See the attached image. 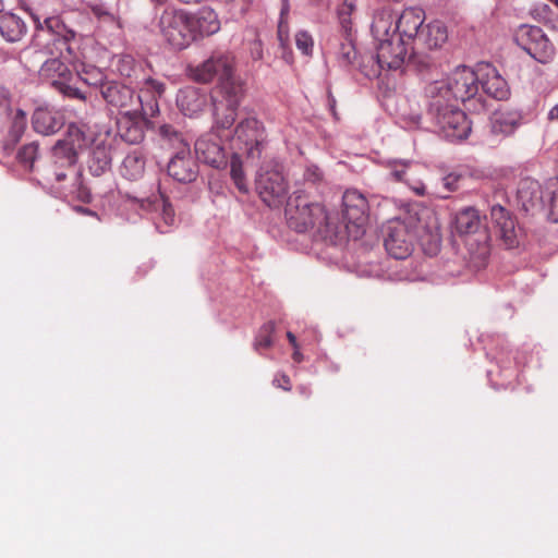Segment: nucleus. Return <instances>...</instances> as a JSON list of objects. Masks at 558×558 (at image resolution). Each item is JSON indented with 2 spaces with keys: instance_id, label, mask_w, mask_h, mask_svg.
<instances>
[{
  "instance_id": "obj_57",
  "label": "nucleus",
  "mask_w": 558,
  "mask_h": 558,
  "mask_svg": "<svg viewBox=\"0 0 558 558\" xmlns=\"http://www.w3.org/2000/svg\"><path fill=\"white\" fill-rule=\"evenodd\" d=\"M548 120L551 122H558V104L549 110Z\"/></svg>"
},
{
  "instance_id": "obj_58",
  "label": "nucleus",
  "mask_w": 558,
  "mask_h": 558,
  "mask_svg": "<svg viewBox=\"0 0 558 558\" xmlns=\"http://www.w3.org/2000/svg\"><path fill=\"white\" fill-rule=\"evenodd\" d=\"M287 338L290 342V344L296 349L299 345H298V342H296V337L294 336V333H292L291 331H288L287 332Z\"/></svg>"
},
{
  "instance_id": "obj_56",
  "label": "nucleus",
  "mask_w": 558,
  "mask_h": 558,
  "mask_svg": "<svg viewBox=\"0 0 558 558\" xmlns=\"http://www.w3.org/2000/svg\"><path fill=\"white\" fill-rule=\"evenodd\" d=\"M296 390L304 399H310L312 396V390L307 385H300Z\"/></svg>"
},
{
  "instance_id": "obj_18",
  "label": "nucleus",
  "mask_w": 558,
  "mask_h": 558,
  "mask_svg": "<svg viewBox=\"0 0 558 558\" xmlns=\"http://www.w3.org/2000/svg\"><path fill=\"white\" fill-rule=\"evenodd\" d=\"M545 185L532 178L520 180L517 191V198L525 211L541 210L545 208Z\"/></svg>"
},
{
  "instance_id": "obj_63",
  "label": "nucleus",
  "mask_w": 558,
  "mask_h": 558,
  "mask_svg": "<svg viewBox=\"0 0 558 558\" xmlns=\"http://www.w3.org/2000/svg\"><path fill=\"white\" fill-rule=\"evenodd\" d=\"M151 2L158 4V5H162L166 3L167 0H150Z\"/></svg>"
},
{
  "instance_id": "obj_2",
  "label": "nucleus",
  "mask_w": 558,
  "mask_h": 558,
  "mask_svg": "<svg viewBox=\"0 0 558 558\" xmlns=\"http://www.w3.org/2000/svg\"><path fill=\"white\" fill-rule=\"evenodd\" d=\"M418 240L424 251L435 255L440 247V223L436 214L428 208H421L403 219L388 221L385 227L384 245L387 253L396 259H405Z\"/></svg>"
},
{
  "instance_id": "obj_40",
  "label": "nucleus",
  "mask_w": 558,
  "mask_h": 558,
  "mask_svg": "<svg viewBox=\"0 0 558 558\" xmlns=\"http://www.w3.org/2000/svg\"><path fill=\"white\" fill-rule=\"evenodd\" d=\"M338 58L342 65H350L356 59V50L355 47L350 39H345V41L340 44Z\"/></svg>"
},
{
  "instance_id": "obj_45",
  "label": "nucleus",
  "mask_w": 558,
  "mask_h": 558,
  "mask_svg": "<svg viewBox=\"0 0 558 558\" xmlns=\"http://www.w3.org/2000/svg\"><path fill=\"white\" fill-rule=\"evenodd\" d=\"M353 12V5L343 3L338 10V17L341 24V27L345 33L351 29V14Z\"/></svg>"
},
{
  "instance_id": "obj_14",
  "label": "nucleus",
  "mask_w": 558,
  "mask_h": 558,
  "mask_svg": "<svg viewBox=\"0 0 558 558\" xmlns=\"http://www.w3.org/2000/svg\"><path fill=\"white\" fill-rule=\"evenodd\" d=\"M490 221L496 236L506 248H513L519 245V232L514 217L500 205L490 208Z\"/></svg>"
},
{
  "instance_id": "obj_8",
  "label": "nucleus",
  "mask_w": 558,
  "mask_h": 558,
  "mask_svg": "<svg viewBox=\"0 0 558 558\" xmlns=\"http://www.w3.org/2000/svg\"><path fill=\"white\" fill-rule=\"evenodd\" d=\"M160 32L166 40L175 49H184L194 41L191 13L168 8L159 19Z\"/></svg>"
},
{
  "instance_id": "obj_43",
  "label": "nucleus",
  "mask_w": 558,
  "mask_h": 558,
  "mask_svg": "<svg viewBox=\"0 0 558 558\" xmlns=\"http://www.w3.org/2000/svg\"><path fill=\"white\" fill-rule=\"evenodd\" d=\"M295 45L303 54H312L314 41L312 36L307 32L300 31L296 33Z\"/></svg>"
},
{
  "instance_id": "obj_13",
  "label": "nucleus",
  "mask_w": 558,
  "mask_h": 558,
  "mask_svg": "<svg viewBox=\"0 0 558 558\" xmlns=\"http://www.w3.org/2000/svg\"><path fill=\"white\" fill-rule=\"evenodd\" d=\"M430 119L438 132L452 142L466 138L471 132V122L458 105H448L447 110Z\"/></svg>"
},
{
  "instance_id": "obj_42",
  "label": "nucleus",
  "mask_w": 558,
  "mask_h": 558,
  "mask_svg": "<svg viewBox=\"0 0 558 558\" xmlns=\"http://www.w3.org/2000/svg\"><path fill=\"white\" fill-rule=\"evenodd\" d=\"M36 29L44 31L47 29L52 34H59V29L63 27L60 20L58 17H47L44 22H40L39 17L36 15H32Z\"/></svg>"
},
{
  "instance_id": "obj_36",
  "label": "nucleus",
  "mask_w": 558,
  "mask_h": 558,
  "mask_svg": "<svg viewBox=\"0 0 558 558\" xmlns=\"http://www.w3.org/2000/svg\"><path fill=\"white\" fill-rule=\"evenodd\" d=\"M276 325L274 322L265 323L258 330V333L254 341L255 350L268 349L272 345V335L275 332Z\"/></svg>"
},
{
  "instance_id": "obj_7",
  "label": "nucleus",
  "mask_w": 558,
  "mask_h": 558,
  "mask_svg": "<svg viewBox=\"0 0 558 558\" xmlns=\"http://www.w3.org/2000/svg\"><path fill=\"white\" fill-rule=\"evenodd\" d=\"M265 140L264 124L255 116H248L236 124L231 143L236 153L245 155L247 159L257 160L262 156Z\"/></svg>"
},
{
  "instance_id": "obj_62",
  "label": "nucleus",
  "mask_w": 558,
  "mask_h": 558,
  "mask_svg": "<svg viewBox=\"0 0 558 558\" xmlns=\"http://www.w3.org/2000/svg\"><path fill=\"white\" fill-rule=\"evenodd\" d=\"M179 1L182 3H185V4H191V3H199L203 0H179Z\"/></svg>"
},
{
  "instance_id": "obj_32",
  "label": "nucleus",
  "mask_w": 558,
  "mask_h": 558,
  "mask_svg": "<svg viewBox=\"0 0 558 558\" xmlns=\"http://www.w3.org/2000/svg\"><path fill=\"white\" fill-rule=\"evenodd\" d=\"M144 171L145 159L143 154L137 149L125 156L120 168L121 174L130 181H135L142 178Z\"/></svg>"
},
{
  "instance_id": "obj_3",
  "label": "nucleus",
  "mask_w": 558,
  "mask_h": 558,
  "mask_svg": "<svg viewBox=\"0 0 558 558\" xmlns=\"http://www.w3.org/2000/svg\"><path fill=\"white\" fill-rule=\"evenodd\" d=\"M99 89L107 105L117 109L121 116H156L159 111L158 98L165 93V84L146 78L137 96L132 87L118 81H101Z\"/></svg>"
},
{
  "instance_id": "obj_1",
  "label": "nucleus",
  "mask_w": 558,
  "mask_h": 558,
  "mask_svg": "<svg viewBox=\"0 0 558 558\" xmlns=\"http://www.w3.org/2000/svg\"><path fill=\"white\" fill-rule=\"evenodd\" d=\"M190 77L202 84L218 85L213 95L215 128L229 130L235 122L238 108L244 97V84L234 73V58L228 52H214L201 64L189 68Z\"/></svg>"
},
{
  "instance_id": "obj_37",
  "label": "nucleus",
  "mask_w": 558,
  "mask_h": 558,
  "mask_svg": "<svg viewBox=\"0 0 558 558\" xmlns=\"http://www.w3.org/2000/svg\"><path fill=\"white\" fill-rule=\"evenodd\" d=\"M37 156L38 145L34 142L22 146L17 151L19 162L29 170L34 169V162Z\"/></svg>"
},
{
  "instance_id": "obj_48",
  "label": "nucleus",
  "mask_w": 558,
  "mask_h": 558,
  "mask_svg": "<svg viewBox=\"0 0 558 558\" xmlns=\"http://www.w3.org/2000/svg\"><path fill=\"white\" fill-rule=\"evenodd\" d=\"M232 9L238 10L240 14H245L252 5L253 0H225Z\"/></svg>"
},
{
  "instance_id": "obj_21",
  "label": "nucleus",
  "mask_w": 558,
  "mask_h": 558,
  "mask_svg": "<svg viewBox=\"0 0 558 558\" xmlns=\"http://www.w3.org/2000/svg\"><path fill=\"white\" fill-rule=\"evenodd\" d=\"M425 95L428 100L427 113L429 117L447 110L448 105H458L459 102L445 80L429 83L425 87Z\"/></svg>"
},
{
  "instance_id": "obj_53",
  "label": "nucleus",
  "mask_w": 558,
  "mask_h": 558,
  "mask_svg": "<svg viewBox=\"0 0 558 558\" xmlns=\"http://www.w3.org/2000/svg\"><path fill=\"white\" fill-rule=\"evenodd\" d=\"M0 99L2 104H4L7 107H10L12 101V94L9 88L0 87Z\"/></svg>"
},
{
  "instance_id": "obj_29",
  "label": "nucleus",
  "mask_w": 558,
  "mask_h": 558,
  "mask_svg": "<svg viewBox=\"0 0 558 558\" xmlns=\"http://www.w3.org/2000/svg\"><path fill=\"white\" fill-rule=\"evenodd\" d=\"M148 205L157 213V217L155 218L156 228L161 233L167 232L168 228L172 227L175 222V213L168 198L163 195H159L154 199H149Z\"/></svg>"
},
{
  "instance_id": "obj_10",
  "label": "nucleus",
  "mask_w": 558,
  "mask_h": 558,
  "mask_svg": "<svg viewBox=\"0 0 558 558\" xmlns=\"http://www.w3.org/2000/svg\"><path fill=\"white\" fill-rule=\"evenodd\" d=\"M515 44L539 63H548L555 56V47L539 26L522 24L514 34Z\"/></svg>"
},
{
  "instance_id": "obj_46",
  "label": "nucleus",
  "mask_w": 558,
  "mask_h": 558,
  "mask_svg": "<svg viewBox=\"0 0 558 558\" xmlns=\"http://www.w3.org/2000/svg\"><path fill=\"white\" fill-rule=\"evenodd\" d=\"M58 37L56 38L54 43L56 45L60 48V50L62 51V49L64 48L66 50V52L72 56L73 52H72V49L71 47L69 46V41L74 39L75 37V32L72 31V29H65L64 33H61L59 31V34H57ZM61 57H63V53L61 52Z\"/></svg>"
},
{
  "instance_id": "obj_31",
  "label": "nucleus",
  "mask_w": 558,
  "mask_h": 558,
  "mask_svg": "<svg viewBox=\"0 0 558 558\" xmlns=\"http://www.w3.org/2000/svg\"><path fill=\"white\" fill-rule=\"evenodd\" d=\"M40 77L51 81V85L54 86L56 81H63L64 78H72V73L60 58H51L46 60L40 70Z\"/></svg>"
},
{
  "instance_id": "obj_27",
  "label": "nucleus",
  "mask_w": 558,
  "mask_h": 558,
  "mask_svg": "<svg viewBox=\"0 0 558 558\" xmlns=\"http://www.w3.org/2000/svg\"><path fill=\"white\" fill-rule=\"evenodd\" d=\"M111 161L112 147L109 136H107L105 140L95 143L90 154L89 169L94 174L100 175L110 168Z\"/></svg>"
},
{
  "instance_id": "obj_55",
  "label": "nucleus",
  "mask_w": 558,
  "mask_h": 558,
  "mask_svg": "<svg viewBox=\"0 0 558 558\" xmlns=\"http://www.w3.org/2000/svg\"><path fill=\"white\" fill-rule=\"evenodd\" d=\"M93 73L96 74V76H99V80H96L94 77H89V76H81L82 81L88 85H93V86H99L100 82L104 81L101 78V73L98 72V71H93Z\"/></svg>"
},
{
  "instance_id": "obj_54",
  "label": "nucleus",
  "mask_w": 558,
  "mask_h": 558,
  "mask_svg": "<svg viewBox=\"0 0 558 558\" xmlns=\"http://www.w3.org/2000/svg\"><path fill=\"white\" fill-rule=\"evenodd\" d=\"M457 181H458V177H456L453 174H449L444 178V185H445V187H447L448 191H454Z\"/></svg>"
},
{
  "instance_id": "obj_4",
  "label": "nucleus",
  "mask_w": 558,
  "mask_h": 558,
  "mask_svg": "<svg viewBox=\"0 0 558 558\" xmlns=\"http://www.w3.org/2000/svg\"><path fill=\"white\" fill-rule=\"evenodd\" d=\"M395 14L388 9L376 12L372 23V34L377 41L376 60L381 70H399L411 51V45L397 33H391Z\"/></svg>"
},
{
  "instance_id": "obj_12",
  "label": "nucleus",
  "mask_w": 558,
  "mask_h": 558,
  "mask_svg": "<svg viewBox=\"0 0 558 558\" xmlns=\"http://www.w3.org/2000/svg\"><path fill=\"white\" fill-rule=\"evenodd\" d=\"M343 220L350 234L357 238L364 233L368 220V202L357 190H347L342 196Z\"/></svg>"
},
{
  "instance_id": "obj_60",
  "label": "nucleus",
  "mask_w": 558,
  "mask_h": 558,
  "mask_svg": "<svg viewBox=\"0 0 558 558\" xmlns=\"http://www.w3.org/2000/svg\"><path fill=\"white\" fill-rule=\"evenodd\" d=\"M414 192L417 195H424L425 194V186L423 184H418L417 186H413Z\"/></svg>"
},
{
  "instance_id": "obj_20",
  "label": "nucleus",
  "mask_w": 558,
  "mask_h": 558,
  "mask_svg": "<svg viewBox=\"0 0 558 558\" xmlns=\"http://www.w3.org/2000/svg\"><path fill=\"white\" fill-rule=\"evenodd\" d=\"M447 37V29L440 22L424 25L411 46V52L420 54L427 50L437 49L446 43Z\"/></svg>"
},
{
  "instance_id": "obj_39",
  "label": "nucleus",
  "mask_w": 558,
  "mask_h": 558,
  "mask_svg": "<svg viewBox=\"0 0 558 558\" xmlns=\"http://www.w3.org/2000/svg\"><path fill=\"white\" fill-rule=\"evenodd\" d=\"M119 74L126 78L137 77V72L141 68L136 64L135 60L131 56H123L119 59L117 64Z\"/></svg>"
},
{
  "instance_id": "obj_41",
  "label": "nucleus",
  "mask_w": 558,
  "mask_h": 558,
  "mask_svg": "<svg viewBox=\"0 0 558 558\" xmlns=\"http://www.w3.org/2000/svg\"><path fill=\"white\" fill-rule=\"evenodd\" d=\"M69 168H61L60 163H56L51 156V165L46 169L45 178L48 182L61 183L66 179V170Z\"/></svg>"
},
{
  "instance_id": "obj_25",
  "label": "nucleus",
  "mask_w": 558,
  "mask_h": 558,
  "mask_svg": "<svg viewBox=\"0 0 558 558\" xmlns=\"http://www.w3.org/2000/svg\"><path fill=\"white\" fill-rule=\"evenodd\" d=\"M521 123V112L513 109H498L490 118L492 132L504 136L511 135Z\"/></svg>"
},
{
  "instance_id": "obj_26",
  "label": "nucleus",
  "mask_w": 558,
  "mask_h": 558,
  "mask_svg": "<svg viewBox=\"0 0 558 558\" xmlns=\"http://www.w3.org/2000/svg\"><path fill=\"white\" fill-rule=\"evenodd\" d=\"M154 116L141 114L133 117L123 114L118 120V130L123 141L129 144H138L144 140L143 121Z\"/></svg>"
},
{
  "instance_id": "obj_47",
  "label": "nucleus",
  "mask_w": 558,
  "mask_h": 558,
  "mask_svg": "<svg viewBox=\"0 0 558 558\" xmlns=\"http://www.w3.org/2000/svg\"><path fill=\"white\" fill-rule=\"evenodd\" d=\"M272 385L277 388H280L284 391H290L292 389V383L290 377L284 373L276 374L272 380Z\"/></svg>"
},
{
  "instance_id": "obj_61",
  "label": "nucleus",
  "mask_w": 558,
  "mask_h": 558,
  "mask_svg": "<svg viewBox=\"0 0 558 558\" xmlns=\"http://www.w3.org/2000/svg\"><path fill=\"white\" fill-rule=\"evenodd\" d=\"M77 210L82 214H86V215H92V216H96L95 213H93L90 209L88 208H84V207H77Z\"/></svg>"
},
{
  "instance_id": "obj_44",
  "label": "nucleus",
  "mask_w": 558,
  "mask_h": 558,
  "mask_svg": "<svg viewBox=\"0 0 558 558\" xmlns=\"http://www.w3.org/2000/svg\"><path fill=\"white\" fill-rule=\"evenodd\" d=\"M411 168V162L410 161H396L392 163L391 166V177L396 180V181H402V182H409V178H408V171L410 170Z\"/></svg>"
},
{
  "instance_id": "obj_15",
  "label": "nucleus",
  "mask_w": 558,
  "mask_h": 558,
  "mask_svg": "<svg viewBox=\"0 0 558 558\" xmlns=\"http://www.w3.org/2000/svg\"><path fill=\"white\" fill-rule=\"evenodd\" d=\"M478 69L458 66L450 76L445 80L458 101H466L478 93Z\"/></svg>"
},
{
  "instance_id": "obj_6",
  "label": "nucleus",
  "mask_w": 558,
  "mask_h": 558,
  "mask_svg": "<svg viewBox=\"0 0 558 558\" xmlns=\"http://www.w3.org/2000/svg\"><path fill=\"white\" fill-rule=\"evenodd\" d=\"M159 134L175 149L168 163V174L178 182H193L197 178L198 166L183 134L170 124H162L159 128Z\"/></svg>"
},
{
  "instance_id": "obj_30",
  "label": "nucleus",
  "mask_w": 558,
  "mask_h": 558,
  "mask_svg": "<svg viewBox=\"0 0 558 558\" xmlns=\"http://www.w3.org/2000/svg\"><path fill=\"white\" fill-rule=\"evenodd\" d=\"M0 34L9 43L20 41L26 34L24 21L13 13L0 16Z\"/></svg>"
},
{
  "instance_id": "obj_28",
  "label": "nucleus",
  "mask_w": 558,
  "mask_h": 558,
  "mask_svg": "<svg viewBox=\"0 0 558 558\" xmlns=\"http://www.w3.org/2000/svg\"><path fill=\"white\" fill-rule=\"evenodd\" d=\"M483 226L480 211L474 207L459 210L454 217V228L459 234L474 235Z\"/></svg>"
},
{
  "instance_id": "obj_22",
  "label": "nucleus",
  "mask_w": 558,
  "mask_h": 558,
  "mask_svg": "<svg viewBox=\"0 0 558 558\" xmlns=\"http://www.w3.org/2000/svg\"><path fill=\"white\" fill-rule=\"evenodd\" d=\"M177 105L184 116L193 117L204 110L207 96L197 87L186 86L179 90Z\"/></svg>"
},
{
  "instance_id": "obj_51",
  "label": "nucleus",
  "mask_w": 558,
  "mask_h": 558,
  "mask_svg": "<svg viewBox=\"0 0 558 558\" xmlns=\"http://www.w3.org/2000/svg\"><path fill=\"white\" fill-rule=\"evenodd\" d=\"M305 178L308 181L316 182V181L320 180L322 173H320L319 169L316 168V167L308 168L306 173H305Z\"/></svg>"
},
{
  "instance_id": "obj_23",
  "label": "nucleus",
  "mask_w": 558,
  "mask_h": 558,
  "mask_svg": "<svg viewBox=\"0 0 558 558\" xmlns=\"http://www.w3.org/2000/svg\"><path fill=\"white\" fill-rule=\"evenodd\" d=\"M191 23L194 28V40L218 33L221 26L218 14L207 7L202 8L195 14L191 13Z\"/></svg>"
},
{
  "instance_id": "obj_19",
  "label": "nucleus",
  "mask_w": 558,
  "mask_h": 558,
  "mask_svg": "<svg viewBox=\"0 0 558 558\" xmlns=\"http://www.w3.org/2000/svg\"><path fill=\"white\" fill-rule=\"evenodd\" d=\"M478 84L485 94L498 100L509 97V86L495 66L488 63L478 65Z\"/></svg>"
},
{
  "instance_id": "obj_52",
  "label": "nucleus",
  "mask_w": 558,
  "mask_h": 558,
  "mask_svg": "<svg viewBox=\"0 0 558 558\" xmlns=\"http://www.w3.org/2000/svg\"><path fill=\"white\" fill-rule=\"evenodd\" d=\"M90 11L94 14V16L97 17L98 21H100L108 10L101 4H93L90 5Z\"/></svg>"
},
{
  "instance_id": "obj_59",
  "label": "nucleus",
  "mask_w": 558,
  "mask_h": 558,
  "mask_svg": "<svg viewBox=\"0 0 558 558\" xmlns=\"http://www.w3.org/2000/svg\"><path fill=\"white\" fill-rule=\"evenodd\" d=\"M292 359L294 362L300 363L303 360L302 353L299 351V347L294 349V352L292 354Z\"/></svg>"
},
{
  "instance_id": "obj_33",
  "label": "nucleus",
  "mask_w": 558,
  "mask_h": 558,
  "mask_svg": "<svg viewBox=\"0 0 558 558\" xmlns=\"http://www.w3.org/2000/svg\"><path fill=\"white\" fill-rule=\"evenodd\" d=\"M545 208L548 211V218L558 223V180H548L545 183Z\"/></svg>"
},
{
  "instance_id": "obj_17",
  "label": "nucleus",
  "mask_w": 558,
  "mask_h": 558,
  "mask_svg": "<svg viewBox=\"0 0 558 558\" xmlns=\"http://www.w3.org/2000/svg\"><path fill=\"white\" fill-rule=\"evenodd\" d=\"M195 154L201 161L214 168L227 163L225 149L215 133L204 134L195 142Z\"/></svg>"
},
{
  "instance_id": "obj_24",
  "label": "nucleus",
  "mask_w": 558,
  "mask_h": 558,
  "mask_svg": "<svg viewBox=\"0 0 558 558\" xmlns=\"http://www.w3.org/2000/svg\"><path fill=\"white\" fill-rule=\"evenodd\" d=\"M32 124L35 132L43 135H52L61 130L64 119L57 111H52L47 107H39L32 116Z\"/></svg>"
},
{
  "instance_id": "obj_16",
  "label": "nucleus",
  "mask_w": 558,
  "mask_h": 558,
  "mask_svg": "<svg viewBox=\"0 0 558 558\" xmlns=\"http://www.w3.org/2000/svg\"><path fill=\"white\" fill-rule=\"evenodd\" d=\"M425 13L420 8H408L402 11L398 20L395 17V25L391 33H397L404 41L411 46L416 36L424 26Z\"/></svg>"
},
{
  "instance_id": "obj_34",
  "label": "nucleus",
  "mask_w": 558,
  "mask_h": 558,
  "mask_svg": "<svg viewBox=\"0 0 558 558\" xmlns=\"http://www.w3.org/2000/svg\"><path fill=\"white\" fill-rule=\"evenodd\" d=\"M242 156L244 155L240 153H234L232 155L230 162V174L238 190L242 193H247L248 186L242 168Z\"/></svg>"
},
{
  "instance_id": "obj_11",
  "label": "nucleus",
  "mask_w": 558,
  "mask_h": 558,
  "mask_svg": "<svg viewBox=\"0 0 558 558\" xmlns=\"http://www.w3.org/2000/svg\"><path fill=\"white\" fill-rule=\"evenodd\" d=\"M92 141L88 128L84 123H71L66 131V141H59L52 147V157L61 168H72L76 161V150L86 148Z\"/></svg>"
},
{
  "instance_id": "obj_49",
  "label": "nucleus",
  "mask_w": 558,
  "mask_h": 558,
  "mask_svg": "<svg viewBox=\"0 0 558 558\" xmlns=\"http://www.w3.org/2000/svg\"><path fill=\"white\" fill-rule=\"evenodd\" d=\"M476 241L478 242L477 243V255L481 257H484L488 253L486 232H482L480 234V239Z\"/></svg>"
},
{
  "instance_id": "obj_35",
  "label": "nucleus",
  "mask_w": 558,
  "mask_h": 558,
  "mask_svg": "<svg viewBox=\"0 0 558 558\" xmlns=\"http://www.w3.org/2000/svg\"><path fill=\"white\" fill-rule=\"evenodd\" d=\"M26 124V113L22 109H17L9 130V141L12 145H15L20 142L25 132Z\"/></svg>"
},
{
  "instance_id": "obj_9",
  "label": "nucleus",
  "mask_w": 558,
  "mask_h": 558,
  "mask_svg": "<svg viewBox=\"0 0 558 558\" xmlns=\"http://www.w3.org/2000/svg\"><path fill=\"white\" fill-rule=\"evenodd\" d=\"M256 192L269 207L280 206L288 194V182L278 165H265L257 172Z\"/></svg>"
},
{
  "instance_id": "obj_50",
  "label": "nucleus",
  "mask_w": 558,
  "mask_h": 558,
  "mask_svg": "<svg viewBox=\"0 0 558 558\" xmlns=\"http://www.w3.org/2000/svg\"><path fill=\"white\" fill-rule=\"evenodd\" d=\"M99 22L116 26L117 28L121 27L120 20L113 13H111L109 11H107L105 16H102V19Z\"/></svg>"
},
{
  "instance_id": "obj_5",
  "label": "nucleus",
  "mask_w": 558,
  "mask_h": 558,
  "mask_svg": "<svg viewBox=\"0 0 558 558\" xmlns=\"http://www.w3.org/2000/svg\"><path fill=\"white\" fill-rule=\"evenodd\" d=\"M286 216L289 227L300 233L315 230L316 233L327 236L337 230L335 218L326 213L320 203L303 192H295L289 198Z\"/></svg>"
},
{
  "instance_id": "obj_64",
  "label": "nucleus",
  "mask_w": 558,
  "mask_h": 558,
  "mask_svg": "<svg viewBox=\"0 0 558 558\" xmlns=\"http://www.w3.org/2000/svg\"><path fill=\"white\" fill-rule=\"evenodd\" d=\"M549 1L558 7V0H549Z\"/></svg>"
},
{
  "instance_id": "obj_38",
  "label": "nucleus",
  "mask_w": 558,
  "mask_h": 558,
  "mask_svg": "<svg viewBox=\"0 0 558 558\" xmlns=\"http://www.w3.org/2000/svg\"><path fill=\"white\" fill-rule=\"evenodd\" d=\"M71 78H64L63 81H56L54 82V88L58 90L62 96L70 98V99H77L85 101L86 96L85 94L78 89L77 87L70 84Z\"/></svg>"
}]
</instances>
